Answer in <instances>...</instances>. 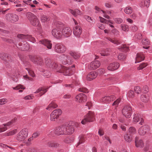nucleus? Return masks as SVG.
Returning a JSON list of instances; mask_svg holds the SVG:
<instances>
[{"label":"nucleus","mask_w":152,"mask_h":152,"mask_svg":"<svg viewBox=\"0 0 152 152\" xmlns=\"http://www.w3.org/2000/svg\"><path fill=\"white\" fill-rule=\"evenodd\" d=\"M135 144L136 146L137 147L142 148L143 146V142L141 140H140L138 141L136 140H135Z\"/></svg>","instance_id":"7c9ffc66"},{"label":"nucleus","mask_w":152,"mask_h":152,"mask_svg":"<svg viewBox=\"0 0 152 152\" xmlns=\"http://www.w3.org/2000/svg\"><path fill=\"white\" fill-rule=\"evenodd\" d=\"M121 27L122 30L124 31H127L129 30V26L125 24L122 25Z\"/></svg>","instance_id":"49530a36"},{"label":"nucleus","mask_w":152,"mask_h":152,"mask_svg":"<svg viewBox=\"0 0 152 152\" xmlns=\"http://www.w3.org/2000/svg\"><path fill=\"white\" fill-rule=\"evenodd\" d=\"M34 96L32 95H28L25 96L24 99L26 100H30L32 99Z\"/></svg>","instance_id":"4d7b16f0"},{"label":"nucleus","mask_w":152,"mask_h":152,"mask_svg":"<svg viewBox=\"0 0 152 152\" xmlns=\"http://www.w3.org/2000/svg\"><path fill=\"white\" fill-rule=\"evenodd\" d=\"M100 54L102 56H107L109 54V51L107 50H103L101 51Z\"/></svg>","instance_id":"c03bdc74"},{"label":"nucleus","mask_w":152,"mask_h":152,"mask_svg":"<svg viewBox=\"0 0 152 152\" xmlns=\"http://www.w3.org/2000/svg\"><path fill=\"white\" fill-rule=\"evenodd\" d=\"M7 102V100L6 99H0V105H3L6 103Z\"/></svg>","instance_id":"5fc2aeb1"},{"label":"nucleus","mask_w":152,"mask_h":152,"mask_svg":"<svg viewBox=\"0 0 152 152\" xmlns=\"http://www.w3.org/2000/svg\"><path fill=\"white\" fill-rule=\"evenodd\" d=\"M54 50L57 53H62L66 51V48L63 45L58 43L55 45Z\"/></svg>","instance_id":"1a4fd4ad"},{"label":"nucleus","mask_w":152,"mask_h":152,"mask_svg":"<svg viewBox=\"0 0 152 152\" xmlns=\"http://www.w3.org/2000/svg\"><path fill=\"white\" fill-rule=\"evenodd\" d=\"M76 99L80 103L84 102L86 100V97L84 94L81 93L76 96Z\"/></svg>","instance_id":"2eb2a0df"},{"label":"nucleus","mask_w":152,"mask_h":152,"mask_svg":"<svg viewBox=\"0 0 152 152\" xmlns=\"http://www.w3.org/2000/svg\"><path fill=\"white\" fill-rule=\"evenodd\" d=\"M144 56L142 53H137L135 63H139L144 60Z\"/></svg>","instance_id":"393cba45"},{"label":"nucleus","mask_w":152,"mask_h":152,"mask_svg":"<svg viewBox=\"0 0 152 152\" xmlns=\"http://www.w3.org/2000/svg\"><path fill=\"white\" fill-rule=\"evenodd\" d=\"M127 96L129 98H133L134 96V92L133 91L130 90L127 94Z\"/></svg>","instance_id":"a19ab883"},{"label":"nucleus","mask_w":152,"mask_h":152,"mask_svg":"<svg viewBox=\"0 0 152 152\" xmlns=\"http://www.w3.org/2000/svg\"><path fill=\"white\" fill-rule=\"evenodd\" d=\"M12 78L13 81L15 82H17L18 81V79L17 77L14 76L13 77H12Z\"/></svg>","instance_id":"774afa93"},{"label":"nucleus","mask_w":152,"mask_h":152,"mask_svg":"<svg viewBox=\"0 0 152 152\" xmlns=\"http://www.w3.org/2000/svg\"><path fill=\"white\" fill-rule=\"evenodd\" d=\"M13 89L14 90H18L20 89H24L25 88L23 86L20 84H19L17 85L15 87H13Z\"/></svg>","instance_id":"37998d69"},{"label":"nucleus","mask_w":152,"mask_h":152,"mask_svg":"<svg viewBox=\"0 0 152 152\" xmlns=\"http://www.w3.org/2000/svg\"><path fill=\"white\" fill-rule=\"evenodd\" d=\"M66 125L65 134H72L74 132V129L72 126Z\"/></svg>","instance_id":"bb28decb"},{"label":"nucleus","mask_w":152,"mask_h":152,"mask_svg":"<svg viewBox=\"0 0 152 152\" xmlns=\"http://www.w3.org/2000/svg\"><path fill=\"white\" fill-rule=\"evenodd\" d=\"M66 125L61 126L57 129L56 132L59 135L65 134Z\"/></svg>","instance_id":"412c9836"},{"label":"nucleus","mask_w":152,"mask_h":152,"mask_svg":"<svg viewBox=\"0 0 152 152\" xmlns=\"http://www.w3.org/2000/svg\"><path fill=\"white\" fill-rule=\"evenodd\" d=\"M26 16L32 25L36 26H38L40 28L41 25L39 24V21L35 15L29 12L27 13Z\"/></svg>","instance_id":"f257e3e1"},{"label":"nucleus","mask_w":152,"mask_h":152,"mask_svg":"<svg viewBox=\"0 0 152 152\" xmlns=\"http://www.w3.org/2000/svg\"><path fill=\"white\" fill-rule=\"evenodd\" d=\"M5 19L8 22L14 23L18 20V16L16 14L11 13H8L5 15Z\"/></svg>","instance_id":"20e7f679"},{"label":"nucleus","mask_w":152,"mask_h":152,"mask_svg":"<svg viewBox=\"0 0 152 152\" xmlns=\"http://www.w3.org/2000/svg\"><path fill=\"white\" fill-rule=\"evenodd\" d=\"M17 121V118L15 117L11 121L6 124H4L1 125V128H0V133L4 132L7 129V126L12 125Z\"/></svg>","instance_id":"6e6552de"},{"label":"nucleus","mask_w":152,"mask_h":152,"mask_svg":"<svg viewBox=\"0 0 152 152\" xmlns=\"http://www.w3.org/2000/svg\"><path fill=\"white\" fill-rule=\"evenodd\" d=\"M105 6L107 8H110L113 7V5L110 2H106L105 3Z\"/></svg>","instance_id":"13d9d810"},{"label":"nucleus","mask_w":152,"mask_h":152,"mask_svg":"<svg viewBox=\"0 0 152 152\" xmlns=\"http://www.w3.org/2000/svg\"><path fill=\"white\" fill-rule=\"evenodd\" d=\"M84 18L88 21L89 22H91L92 21V20L91 17L88 16H85L84 17Z\"/></svg>","instance_id":"680f3d73"},{"label":"nucleus","mask_w":152,"mask_h":152,"mask_svg":"<svg viewBox=\"0 0 152 152\" xmlns=\"http://www.w3.org/2000/svg\"><path fill=\"white\" fill-rule=\"evenodd\" d=\"M122 113L126 118H129L131 115L132 109L131 107L129 105L125 106L122 110Z\"/></svg>","instance_id":"39448f33"},{"label":"nucleus","mask_w":152,"mask_h":152,"mask_svg":"<svg viewBox=\"0 0 152 152\" xmlns=\"http://www.w3.org/2000/svg\"><path fill=\"white\" fill-rule=\"evenodd\" d=\"M112 32L113 34H114L115 35H117L118 34L119 32L116 29H113L112 30Z\"/></svg>","instance_id":"0e129e2a"},{"label":"nucleus","mask_w":152,"mask_h":152,"mask_svg":"<svg viewBox=\"0 0 152 152\" xmlns=\"http://www.w3.org/2000/svg\"><path fill=\"white\" fill-rule=\"evenodd\" d=\"M39 43L46 46L48 49H51L52 48V44L51 43V41L47 39L42 40L39 41Z\"/></svg>","instance_id":"b1692460"},{"label":"nucleus","mask_w":152,"mask_h":152,"mask_svg":"<svg viewBox=\"0 0 152 152\" xmlns=\"http://www.w3.org/2000/svg\"><path fill=\"white\" fill-rule=\"evenodd\" d=\"M71 68H65L64 71V75H71Z\"/></svg>","instance_id":"ea45409f"},{"label":"nucleus","mask_w":152,"mask_h":152,"mask_svg":"<svg viewBox=\"0 0 152 152\" xmlns=\"http://www.w3.org/2000/svg\"><path fill=\"white\" fill-rule=\"evenodd\" d=\"M120 66V64L118 62L111 63L107 67V69L110 71H114L117 69Z\"/></svg>","instance_id":"a211bd4d"},{"label":"nucleus","mask_w":152,"mask_h":152,"mask_svg":"<svg viewBox=\"0 0 152 152\" xmlns=\"http://www.w3.org/2000/svg\"><path fill=\"white\" fill-rule=\"evenodd\" d=\"M99 15H100L102 16L104 18L109 19L110 18L109 16L107 15V12L103 10H101L99 13Z\"/></svg>","instance_id":"2f4dec72"},{"label":"nucleus","mask_w":152,"mask_h":152,"mask_svg":"<svg viewBox=\"0 0 152 152\" xmlns=\"http://www.w3.org/2000/svg\"><path fill=\"white\" fill-rule=\"evenodd\" d=\"M73 33L74 35L76 37H79L82 32L81 28L78 26H77L73 28Z\"/></svg>","instance_id":"6ab92c4d"},{"label":"nucleus","mask_w":152,"mask_h":152,"mask_svg":"<svg viewBox=\"0 0 152 152\" xmlns=\"http://www.w3.org/2000/svg\"><path fill=\"white\" fill-rule=\"evenodd\" d=\"M150 0H144V1H142L140 3V5L142 7L145 6L148 7L150 5Z\"/></svg>","instance_id":"c756f323"},{"label":"nucleus","mask_w":152,"mask_h":152,"mask_svg":"<svg viewBox=\"0 0 152 152\" xmlns=\"http://www.w3.org/2000/svg\"><path fill=\"white\" fill-rule=\"evenodd\" d=\"M47 91V89L45 87H41L39 88L34 92L35 93H39L40 96H41L44 94Z\"/></svg>","instance_id":"a878e982"},{"label":"nucleus","mask_w":152,"mask_h":152,"mask_svg":"<svg viewBox=\"0 0 152 152\" xmlns=\"http://www.w3.org/2000/svg\"><path fill=\"white\" fill-rule=\"evenodd\" d=\"M126 55H124L122 53L119 54L118 56V59L122 61L125 60L126 59Z\"/></svg>","instance_id":"4c0bfd02"},{"label":"nucleus","mask_w":152,"mask_h":152,"mask_svg":"<svg viewBox=\"0 0 152 152\" xmlns=\"http://www.w3.org/2000/svg\"><path fill=\"white\" fill-rule=\"evenodd\" d=\"M78 91L80 92L85 93H87L88 92V89L84 87H81L78 89Z\"/></svg>","instance_id":"8fccbe9b"},{"label":"nucleus","mask_w":152,"mask_h":152,"mask_svg":"<svg viewBox=\"0 0 152 152\" xmlns=\"http://www.w3.org/2000/svg\"><path fill=\"white\" fill-rule=\"evenodd\" d=\"M133 122L134 124L139 122V124L142 125L144 122V120L142 118L139 117L138 114H135L133 118Z\"/></svg>","instance_id":"dca6fc26"},{"label":"nucleus","mask_w":152,"mask_h":152,"mask_svg":"<svg viewBox=\"0 0 152 152\" xmlns=\"http://www.w3.org/2000/svg\"><path fill=\"white\" fill-rule=\"evenodd\" d=\"M40 19L42 23H45L48 21L49 19L45 15H43L40 17Z\"/></svg>","instance_id":"58836bf2"},{"label":"nucleus","mask_w":152,"mask_h":152,"mask_svg":"<svg viewBox=\"0 0 152 152\" xmlns=\"http://www.w3.org/2000/svg\"><path fill=\"white\" fill-rule=\"evenodd\" d=\"M149 131L148 127L146 126H144L141 127L138 130L139 133L141 135H144L146 133L148 132Z\"/></svg>","instance_id":"5701e85b"},{"label":"nucleus","mask_w":152,"mask_h":152,"mask_svg":"<svg viewBox=\"0 0 152 152\" xmlns=\"http://www.w3.org/2000/svg\"><path fill=\"white\" fill-rule=\"evenodd\" d=\"M16 45L18 48L22 51L28 50H29L30 48L29 44L27 42H26L23 43V45H21V43H19L18 46L17 45Z\"/></svg>","instance_id":"4468645a"},{"label":"nucleus","mask_w":152,"mask_h":152,"mask_svg":"<svg viewBox=\"0 0 152 152\" xmlns=\"http://www.w3.org/2000/svg\"><path fill=\"white\" fill-rule=\"evenodd\" d=\"M147 65L146 63H142L137 68V69L138 70L142 69L145 67Z\"/></svg>","instance_id":"603ef678"},{"label":"nucleus","mask_w":152,"mask_h":152,"mask_svg":"<svg viewBox=\"0 0 152 152\" xmlns=\"http://www.w3.org/2000/svg\"><path fill=\"white\" fill-rule=\"evenodd\" d=\"M149 99V96L147 94H144L141 95L140 99L143 102H147Z\"/></svg>","instance_id":"cd10ccee"},{"label":"nucleus","mask_w":152,"mask_h":152,"mask_svg":"<svg viewBox=\"0 0 152 152\" xmlns=\"http://www.w3.org/2000/svg\"><path fill=\"white\" fill-rule=\"evenodd\" d=\"M107 39L108 40L117 45L120 44V42L116 39H113L110 38H108Z\"/></svg>","instance_id":"79ce46f5"},{"label":"nucleus","mask_w":152,"mask_h":152,"mask_svg":"<svg viewBox=\"0 0 152 152\" xmlns=\"http://www.w3.org/2000/svg\"><path fill=\"white\" fill-rule=\"evenodd\" d=\"M142 44L144 45H148L150 44V42L147 39H143L142 41Z\"/></svg>","instance_id":"de8ad7c7"},{"label":"nucleus","mask_w":152,"mask_h":152,"mask_svg":"<svg viewBox=\"0 0 152 152\" xmlns=\"http://www.w3.org/2000/svg\"><path fill=\"white\" fill-rule=\"evenodd\" d=\"M94 112L89 111L88 113L84 117V118L82 121L81 123L83 124H85L88 122L93 121L94 120Z\"/></svg>","instance_id":"7ed1b4c3"},{"label":"nucleus","mask_w":152,"mask_h":152,"mask_svg":"<svg viewBox=\"0 0 152 152\" xmlns=\"http://www.w3.org/2000/svg\"><path fill=\"white\" fill-rule=\"evenodd\" d=\"M18 130L17 129H13L10 131L8 132L5 133V135L7 136H9L13 135L15 134L17 132Z\"/></svg>","instance_id":"473e14b6"},{"label":"nucleus","mask_w":152,"mask_h":152,"mask_svg":"<svg viewBox=\"0 0 152 152\" xmlns=\"http://www.w3.org/2000/svg\"><path fill=\"white\" fill-rule=\"evenodd\" d=\"M116 98L115 96H106L102 98L101 99V102L104 103H108L113 101Z\"/></svg>","instance_id":"f3484780"},{"label":"nucleus","mask_w":152,"mask_h":152,"mask_svg":"<svg viewBox=\"0 0 152 152\" xmlns=\"http://www.w3.org/2000/svg\"><path fill=\"white\" fill-rule=\"evenodd\" d=\"M28 134V129L27 128H23L17 134L16 139L19 141H23L27 137Z\"/></svg>","instance_id":"f03ea898"},{"label":"nucleus","mask_w":152,"mask_h":152,"mask_svg":"<svg viewBox=\"0 0 152 152\" xmlns=\"http://www.w3.org/2000/svg\"><path fill=\"white\" fill-rule=\"evenodd\" d=\"M70 55L75 59H77L80 56L79 53H77L73 52H71L70 53Z\"/></svg>","instance_id":"f704fd0d"},{"label":"nucleus","mask_w":152,"mask_h":152,"mask_svg":"<svg viewBox=\"0 0 152 152\" xmlns=\"http://www.w3.org/2000/svg\"><path fill=\"white\" fill-rule=\"evenodd\" d=\"M69 12L70 13L75 17H77L78 15L83 16V12L79 9L76 8L74 10L71 9H68Z\"/></svg>","instance_id":"f8f14e48"},{"label":"nucleus","mask_w":152,"mask_h":152,"mask_svg":"<svg viewBox=\"0 0 152 152\" xmlns=\"http://www.w3.org/2000/svg\"><path fill=\"white\" fill-rule=\"evenodd\" d=\"M40 134V133L39 132H36L34 133L32 135V137L34 138H36Z\"/></svg>","instance_id":"bf43d9fd"},{"label":"nucleus","mask_w":152,"mask_h":152,"mask_svg":"<svg viewBox=\"0 0 152 152\" xmlns=\"http://www.w3.org/2000/svg\"><path fill=\"white\" fill-rule=\"evenodd\" d=\"M26 69L28 71L30 75L33 77H35V75L34 72L32 70L27 68H26Z\"/></svg>","instance_id":"09e8293b"},{"label":"nucleus","mask_w":152,"mask_h":152,"mask_svg":"<svg viewBox=\"0 0 152 152\" xmlns=\"http://www.w3.org/2000/svg\"><path fill=\"white\" fill-rule=\"evenodd\" d=\"M62 64L64 65L66 64H69L72 63L71 58L65 55H63L62 58Z\"/></svg>","instance_id":"4be33fe9"},{"label":"nucleus","mask_w":152,"mask_h":152,"mask_svg":"<svg viewBox=\"0 0 152 152\" xmlns=\"http://www.w3.org/2000/svg\"><path fill=\"white\" fill-rule=\"evenodd\" d=\"M120 102V99H117L113 103L112 105L115 106V107H117L118 105Z\"/></svg>","instance_id":"3c124183"},{"label":"nucleus","mask_w":152,"mask_h":152,"mask_svg":"<svg viewBox=\"0 0 152 152\" xmlns=\"http://www.w3.org/2000/svg\"><path fill=\"white\" fill-rule=\"evenodd\" d=\"M17 37L20 39H26L34 43L35 42L34 38L30 35L19 34L18 35Z\"/></svg>","instance_id":"9b49d317"},{"label":"nucleus","mask_w":152,"mask_h":152,"mask_svg":"<svg viewBox=\"0 0 152 152\" xmlns=\"http://www.w3.org/2000/svg\"><path fill=\"white\" fill-rule=\"evenodd\" d=\"M98 71L99 74H101L104 73V70L103 69H101L98 70Z\"/></svg>","instance_id":"338daca9"},{"label":"nucleus","mask_w":152,"mask_h":152,"mask_svg":"<svg viewBox=\"0 0 152 152\" xmlns=\"http://www.w3.org/2000/svg\"><path fill=\"white\" fill-rule=\"evenodd\" d=\"M62 113L61 110L57 109L54 110L51 114L50 119L51 121H54L58 118Z\"/></svg>","instance_id":"0eeeda50"},{"label":"nucleus","mask_w":152,"mask_h":152,"mask_svg":"<svg viewBox=\"0 0 152 152\" xmlns=\"http://www.w3.org/2000/svg\"><path fill=\"white\" fill-rule=\"evenodd\" d=\"M114 20L115 22L117 23H121L123 22L122 19L120 18H115Z\"/></svg>","instance_id":"6e6d98bb"},{"label":"nucleus","mask_w":152,"mask_h":152,"mask_svg":"<svg viewBox=\"0 0 152 152\" xmlns=\"http://www.w3.org/2000/svg\"><path fill=\"white\" fill-rule=\"evenodd\" d=\"M98 133L100 136H102L103 135L104 132L102 129H100L99 130Z\"/></svg>","instance_id":"e2e57ef3"},{"label":"nucleus","mask_w":152,"mask_h":152,"mask_svg":"<svg viewBox=\"0 0 152 152\" xmlns=\"http://www.w3.org/2000/svg\"><path fill=\"white\" fill-rule=\"evenodd\" d=\"M124 138L125 140L128 142H130L132 140V137L129 136L128 134L125 135Z\"/></svg>","instance_id":"a18cd8bd"},{"label":"nucleus","mask_w":152,"mask_h":152,"mask_svg":"<svg viewBox=\"0 0 152 152\" xmlns=\"http://www.w3.org/2000/svg\"><path fill=\"white\" fill-rule=\"evenodd\" d=\"M125 12L128 14H131L132 12V9L131 7H128L125 8L124 9Z\"/></svg>","instance_id":"c9c22d12"},{"label":"nucleus","mask_w":152,"mask_h":152,"mask_svg":"<svg viewBox=\"0 0 152 152\" xmlns=\"http://www.w3.org/2000/svg\"><path fill=\"white\" fill-rule=\"evenodd\" d=\"M100 65V62L98 60H95L88 65V68L91 70H94L98 68Z\"/></svg>","instance_id":"9d476101"},{"label":"nucleus","mask_w":152,"mask_h":152,"mask_svg":"<svg viewBox=\"0 0 152 152\" xmlns=\"http://www.w3.org/2000/svg\"><path fill=\"white\" fill-rule=\"evenodd\" d=\"M132 30L133 31H136L137 30V27L135 25H133L131 27Z\"/></svg>","instance_id":"052dcab7"},{"label":"nucleus","mask_w":152,"mask_h":152,"mask_svg":"<svg viewBox=\"0 0 152 152\" xmlns=\"http://www.w3.org/2000/svg\"><path fill=\"white\" fill-rule=\"evenodd\" d=\"M97 76V72H91L87 75L86 79L88 80L91 81L96 78Z\"/></svg>","instance_id":"aec40b11"},{"label":"nucleus","mask_w":152,"mask_h":152,"mask_svg":"<svg viewBox=\"0 0 152 152\" xmlns=\"http://www.w3.org/2000/svg\"><path fill=\"white\" fill-rule=\"evenodd\" d=\"M79 142L77 143V147L79 145L81 144L82 143L84 142L85 139L84 138V136L83 135H80L79 137Z\"/></svg>","instance_id":"72a5a7b5"},{"label":"nucleus","mask_w":152,"mask_h":152,"mask_svg":"<svg viewBox=\"0 0 152 152\" xmlns=\"http://www.w3.org/2000/svg\"><path fill=\"white\" fill-rule=\"evenodd\" d=\"M58 107L57 105L54 102H52L46 108L47 110H50L52 108H55Z\"/></svg>","instance_id":"c85d7f7f"},{"label":"nucleus","mask_w":152,"mask_h":152,"mask_svg":"<svg viewBox=\"0 0 152 152\" xmlns=\"http://www.w3.org/2000/svg\"><path fill=\"white\" fill-rule=\"evenodd\" d=\"M61 33H62V36H63L65 37H67L71 35L72 31L70 28L69 27H66L62 28V25Z\"/></svg>","instance_id":"ddd939ff"},{"label":"nucleus","mask_w":152,"mask_h":152,"mask_svg":"<svg viewBox=\"0 0 152 152\" xmlns=\"http://www.w3.org/2000/svg\"><path fill=\"white\" fill-rule=\"evenodd\" d=\"M129 132L130 135H133L136 133V131L135 128L131 127L129 128Z\"/></svg>","instance_id":"e433bc0d"},{"label":"nucleus","mask_w":152,"mask_h":152,"mask_svg":"<svg viewBox=\"0 0 152 152\" xmlns=\"http://www.w3.org/2000/svg\"><path fill=\"white\" fill-rule=\"evenodd\" d=\"M98 26L99 28L101 29H104L105 28L104 25L102 24H99Z\"/></svg>","instance_id":"69168bd1"},{"label":"nucleus","mask_w":152,"mask_h":152,"mask_svg":"<svg viewBox=\"0 0 152 152\" xmlns=\"http://www.w3.org/2000/svg\"><path fill=\"white\" fill-rule=\"evenodd\" d=\"M61 30L62 26L60 25L52 30V34L55 37L57 38H60L62 37Z\"/></svg>","instance_id":"423d86ee"},{"label":"nucleus","mask_w":152,"mask_h":152,"mask_svg":"<svg viewBox=\"0 0 152 152\" xmlns=\"http://www.w3.org/2000/svg\"><path fill=\"white\" fill-rule=\"evenodd\" d=\"M134 90L136 93L139 94L141 92V89L139 86H137L134 87Z\"/></svg>","instance_id":"864d4df0"}]
</instances>
